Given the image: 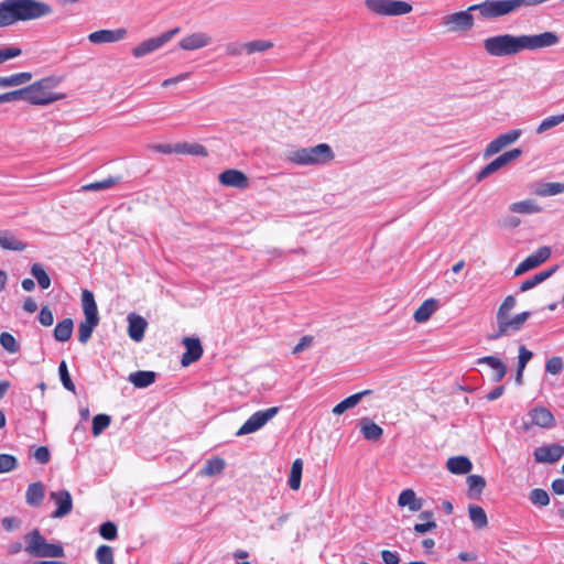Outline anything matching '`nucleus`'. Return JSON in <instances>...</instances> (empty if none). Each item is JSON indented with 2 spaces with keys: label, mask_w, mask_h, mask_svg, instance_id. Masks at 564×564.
Returning a JSON list of instances; mask_svg holds the SVG:
<instances>
[{
  "label": "nucleus",
  "mask_w": 564,
  "mask_h": 564,
  "mask_svg": "<svg viewBox=\"0 0 564 564\" xmlns=\"http://www.w3.org/2000/svg\"><path fill=\"white\" fill-rule=\"evenodd\" d=\"M25 552L34 557H63L64 547L59 543H50L37 529L24 535Z\"/></svg>",
  "instance_id": "4"
},
{
  "label": "nucleus",
  "mask_w": 564,
  "mask_h": 564,
  "mask_svg": "<svg viewBox=\"0 0 564 564\" xmlns=\"http://www.w3.org/2000/svg\"><path fill=\"white\" fill-rule=\"evenodd\" d=\"M99 322L84 319L78 325V340L82 344H86L91 335L94 329L98 326Z\"/></svg>",
  "instance_id": "40"
},
{
  "label": "nucleus",
  "mask_w": 564,
  "mask_h": 564,
  "mask_svg": "<svg viewBox=\"0 0 564 564\" xmlns=\"http://www.w3.org/2000/svg\"><path fill=\"white\" fill-rule=\"evenodd\" d=\"M226 463L220 457H214L208 459L202 469V474L205 476H215L221 474L225 469Z\"/></svg>",
  "instance_id": "38"
},
{
  "label": "nucleus",
  "mask_w": 564,
  "mask_h": 564,
  "mask_svg": "<svg viewBox=\"0 0 564 564\" xmlns=\"http://www.w3.org/2000/svg\"><path fill=\"white\" fill-rule=\"evenodd\" d=\"M50 498L57 506L52 514L53 518H64L72 512L73 499L68 490L52 491Z\"/></svg>",
  "instance_id": "15"
},
{
  "label": "nucleus",
  "mask_w": 564,
  "mask_h": 564,
  "mask_svg": "<svg viewBox=\"0 0 564 564\" xmlns=\"http://www.w3.org/2000/svg\"><path fill=\"white\" fill-rule=\"evenodd\" d=\"M516 297L513 295H508L498 308L497 319L507 318L509 312L516 306Z\"/></svg>",
  "instance_id": "52"
},
{
  "label": "nucleus",
  "mask_w": 564,
  "mask_h": 564,
  "mask_svg": "<svg viewBox=\"0 0 564 564\" xmlns=\"http://www.w3.org/2000/svg\"><path fill=\"white\" fill-rule=\"evenodd\" d=\"M128 321L129 337L134 341H141L144 337V332L148 326V322L142 316L135 315L133 313L128 316Z\"/></svg>",
  "instance_id": "20"
},
{
  "label": "nucleus",
  "mask_w": 564,
  "mask_h": 564,
  "mask_svg": "<svg viewBox=\"0 0 564 564\" xmlns=\"http://www.w3.org/2000/svg\"><path fill=\"white\" fill-rule=\"evenodd\" d=\"M82 306L85 319L94 322L100 321L94 294L89 290H83L82 292Z\"/></svg>",
  "instance_id": "22"
},
{
  "label": "nucleus",
  "mask_w": 564,
  "mask_h": 564,
  "mask_svg": "<svg viewBox=\"0 0 564 564\" xmlns=\"http://www.w3.org/2000/svg\"><path fill=\"white\" fill-rule=\"evenodd\" d=\"M551 257V249L546 246L541 247L536 250L535 253L527 257L514 270V275L519 276L529 270H532L543 262H545Z\"/></svg>",
  "instance_id": "11"
},
{
  "label": "nucleus",
  "mask_w": 564,
  "mask_h": 564,
  "mask_svg": "<svg viewBox=\"0 0 564 564\" xmlns=\"http://www.w3.org/2000/svg\"><path fill=\"white\" fill-rule=\"evenodd\" d=\"M531 316L530 312H522L520 314H517L513 318L507 317V325L509 329L511 330H520L522 328V325L528 321V318Z\"/></svg>",
  "instance_id": "53"
},
{
  "label": "nucleus",
  "mask_w": 564,
  "mask_h": 564,
  "mask_svg": "<svg viewBox=\"0 0 564 564\" xmlns=\"http://www.w3.org/2000/svg\"><path fill=\"white\" fill-rule=\"evenodd\" d=\"M18 467V459L10 454H0V474L9 473Z\"/></svg>",
  "instance_id": "51"
},
{
  "label": "nucleus",
  "mask_w": 564,
  "mask_h": 564,
  "mask_svg": "<svg viewBox=\"0 0 564 564\" xmlns=\"http://www.w3.org/2000/svg\"><path fill=\"white\" fill-rule=\"evenodd\" d=\"M45 497V488L41 481H35L29 485L25 492L26 503L31 507H39L42 505Z\"/></svg>",
  "instance_id": "25"
},
{
  "label": "nucleus",
  "mask_w": 564,
  "mask_h": 564,
  "mask_svg": "<svg viewBox=\"0 0 564 564\" xmlns=\"http://www.w3.org/2000/svg\"><path fill=\"white\" fill-rule=\"evenodd\" d=\"M497 323H498V330L494 334L488 335L489 340H496V339L507 335L508 332L510 330L507 325V318L497 319Z\"/></svg>",
  "instance_id": "58"
},
{
  "label": "nucleus",
  "mask_w": 564,
  "mask_h": 564,
  "mask_svg": "<svg viewBox=\"0 0 564 564\" xmlns=\"http://www.w3.org/2000/svg\"><path fill=\"white\" fill-rule=\"evenodd\" d=\"M528 415L531 417V423H524V430H529L530 425H536L542 429H552L556 424L552 412L544 406H536L532 409Z\"/></svg>",
  "instance_id": "12"
},
{
  "label": "nucleus",
  "mask_w": 564,
  "mask_h": 564,
  "mask_svg": "<svg viewBox=\"0 0 564 564\" xmlns=\"http://www.w3.org/2000/svg\"><path fill=\"white\" fill-rule=\"evenodd\" d=\"M437 300L427 299L414 312L413 317L417 323H424L432 316V314L437 310Z\"/></svg>",
  "instance_id": "29"
},
{
  "label": "nucleus",
  "mask_w": 564,
  "mask_h": 564,
  "mask_svg": "<svg viewBox=\"0 0 564 564\" xmlns=\"http://www.w3.org/2000/svg\"><path fill=\"white\" fill-rule=\"evenodd\" d=\"M120 176H109L102 181L89 183L80 187L82 192H97L105 191L116 186L120 182Z\"/></svg>",
  "instance_id": "34"
},
{
  "label": "nucleus",
  "mask_w": 564,
  "mask_h": 564,
  "mask_svg": "<svg viewBox=\"0 0 564 564\" xmlns=\"http://www.w3.org/2000/svg\"><path fill=\"white\" fill-rule=\"evenodd\" d=\"M556 269H557V267H553L551 269H547V270L536 273L535 275L531 276L530 279H527L525 281H523L521 283L520 292H527V291L535 288L540 283L544 282L556 271Z\"/></svg>",
  "instance_id": "31"
},
{
  "label": "nucleus",
  "mask_w": 564,
  "mask_h": 564,
  "mask_svg": "<svg viewBox=\"0 0 564 564\" xmlns=\"http://www.w3.org/2000/svg\"><path fill=\"white\" fill-rule=\"evenodd\" d=\"M31 274L36 279L41 289L46 290L51 286V278L40 263L32 264Z\"/></svg>",
  "instance_id": "43"
},
{
  "label": "nucleus",
  "mask_w": 564,
  "mask_h": 564,
  "mask_svg": "<svg viewBox=\"0 0 564 564\" xmlns=\"http://www.w3.org/2000/svg\"><path fill=\"white\" fill-rule=\"evenodd\" d=\"M111 423V417L107 414H97L93 419V435H100Z\"/></svg>",
  "instance_id": "45"
},
{
  "label": "nucleus",
  "mask_w": 564,
  "mask_h": 564,
  "mask_svg": "<svg viewBox=\"0 0 564 564\" xmlns=\"http://www.w3.org/2000/svg\"><path fill=\"white\" fill-rule=\"evenodd\" d=\"M34 458L40 464H47L51 458L50 451L46 446H40L34 452Z\"/></svg>",
  "instance_id": "62"
},
{
  "label": "nucleus",
  "mask_w": 564,
  "mask_h": 564,
  "mask_svg": "<svg viewBox=\"0 0 564 564\" xmlns=\"http://www.w3.org/2000/svg\"><path fill=\"white\" fill-rule=\"evenodd\" d=\"M218 180L225 186L240 189L246 188L249 185L247 175L243 172L234 169L221 172L218 176Z\"/></svg>",
  "instance_id": "18"
},
{
  "label": "nucleus",
  "mask_w": 564,
  "mask_h": 564,
  "mask_svg": "<svg viewBox=\"0 0 564 564\" xmlns=\"http://www.w3.org/2000/svg\"><path fill=\"white\" fill-rule=\"evenodd\" d=\"M0 344L7 351L11 354L17 352L20 348L17 339L10 333L7 332L1 333Z\"/></svg>",
  "instance_id": "50"
},
{
  "label": "nucleus",
  "mask_w": 564,
  "mask_h": 564,
  "mask_svg": "<svg viewBox=\"0 0 564 564\" xmlns=\"http://www.w3.org/2000/svg\"><path fill=\"white\" fill-rule=\"evenodd\" d=\"M0 247L10 251H23L28 245L9 230H0Z\"/></svg>",
  "instance_id": "26"
},
{
  "label": "nucleus",
  "mask_w": 564,
  "mask_h": 564,
  "mask_svg": "<svg viewBox=\"0 0 564 564\" xmlns=\"http://www.w3.org/2000/svg\"><path fill=\"white\" fill-rule=\"evenodd\" d=\"M509 209L512 213H518V214H536L542 210L541 206H539L533 199H525V200L512 203L509 206Z\"/></svg>",
  "instance_id": "35"
},
{
  "label": "nucleus",
  "mask_w": 564,
  "mask_h": 564,
  "mask_svg": "<svg viewBox=\"0 0 564 564\" xmlns=\"http://www.w3.org/2000/svg\"><path fill=\"white\" fill-rule=\"evenodd\" d=\"M522 151L520 149H512L508 152L502 153L498 158H496L494 161H491L489 164L484 166L476 175L477 182H481L491 174L496 173L503 166H506L511 161L517 160L521 155Z\"/></svg>",
  "instance_id": "9"
},
{
  "label": "nucleus",
  "mask_w": 564,
  "mask_h": 564,
  "mask_svg": "<svg viewBox=\"0 0 564 564\" xmlns=\"http://www.w3.org/2000/svg\"><path fill=\"white\" fill-rule=\"evenodd\" d=\"M521 133H522L521 130L514 129V130H510L506 133L500 134L499 137H497L495 140H492L487 145V148L484 152V156L489 158V156L498 153L505 147L516 142L520 138Z\"/></svg>",
  "instance_id": "13"
},
{
  "label": "nucleus",
  "mask_w": 564,
  "mask_h": 564,
  "mask_svg": "<svg viewBox=\"0 0 564 564\" xmlns=\"http://www.w3.org/2000/svg\"><path fill=\"white\" fill-rule=\"evenodd\" d=\"M530 501L538 507H545L550 503L549 494L541 488H535L530 492Z\"/></svg>",
  "instance_id": "49"
},
{
  "label": "nucleus",
  "mask_w": 564,
  "mask_h": 564,
  "mask_svg": "<svg viewBox=\"0 0 564 564\" xmlns=\"http://www.w3.org/2000/svg\"><path fill=\"white\" fill-rule=\"evenodd\" d=\"M58 373H59V378H61L63 387L66 390L70 391V392H75L76 388H75L74 382L72 381V378H70V375L68 372V368H67V365H66L65 360H62L59 362Z\"/></svg>",
  "instance_id": "48"
},
{
  "label": "nucleus",
  "mask_w": 564,
  "mask_h": 564,
  "mask_svg": "<svg viewBox=\"0 0 564 564\" xmlns=\"http://www.w3.org/2000/svg\"><path fill=\"white\" fill-rule=\"evenodd\" d=\"M365 7L382 17H399L412 11L411 3L402 0H365Z\"/></svg>",
  "instance_id": "6"
},
{
  "label": "nucleus",
  "mask_w": 564,
  "mask_h": 564,
  "mask_svg": "<svg viewBox=\"0 0 564 564\" xmlns=\"http://www.w3.org/2000/svg\"><path fill=\"white\" fill-rule=\"evenodd\" d=\"M533 455L536 463L553 464L564 456V446L560 444L543 445L535 448Z\"/></svg>",
  "instance_id": "14"
},
{
  "label": "nucleus",
  "mask_w": 564,
  "mask_h": 564,
  "mask_svg": "<svg viewBox=\"0 0 564 564\" xmlns=\"http://www.w3.org/2000/svg\"><path fill=\"white\" fill-rule=\"evenodd\" d=\"M381 557L384 564H399L400 563V556L397 552H392L389 550H383L381 552Z\"/></svg>",
  "instance_id": "63"
},
{
  "label": "nucleus",
  "mask_w": 564,
  "mask_h": 564,
  "mask_svg": "<svg viewBox=\"0 0 564 564\" xmlns=\"http://www.w3.org/2000/svg\"><path fill=\"white\" fill-rule=\"evenodd\" d=\"M563 369V360L561 357L554 356L545 364V371L551 375H557Z\"/></svg>",
  "instance_id": "56"
},
{
  "label": "nucleus",
  "mask_w": 564,
  "mask_h": 564,
  "mask_svg": "<svg viewBox=\"0 0 564 564\" xmlns=\"http://www.w3.org/2000/svg\"><path fill=\"white\" fill-rule=\"evenodd\" d=\"M531 191L534 195L540 196V197L555 196V195L564 193V183L536 182L531 185Z\"/></svg>",
  "instance_id": "21"
},
{
  "label": "nucleus",
  "mask_w": 564,
  "mask_h": 564,
  "mask_svg": "<svg viewBox=\"0 0 564 564\" xmlns=\"http://www.w3.org/2000/svg\"><path fill=\"white\" fill-rule=\"evenodd\" d=\"M333 149L327 143L308 148H293L284 153V160L295 165H324L334 159Z\"/></svg>",
  "instance_id": "2"
},
{
  "label": "nucleus",
  "mask_w": 564,
  "mask_h": 564,
  "mask_svg": "<svg viewBox=\"0 0 564 564\" xmlns=\"http://www.w3.org/2000/svg\"><path fill=\"white\" fill-rule=\"evenodd\" d=\"M74 323L72 318H64L54 328V338L57 341H67L73 334Z\"/></svg>",
  "instance_id": "32"
},
{
  "label": "nucleus",
  "mask_w": 564,
  "mask_h": 564,
  "mask_svg": "<svg viewBox=\"0 0 564 564\" xmlns=\"http://www.w3.org/2000/svg\"><path fill=\"white\" fill-rule=\"evenodd\" d=\"M360 425H361V433H362L364 437L368 441H377L383 434V430L378 424L370 421L369 419H362L360 422Z\"/></svg>",
  "instance_id": "33"
},
{
  "label": "nucleus",
  "mask_w": 564,
  "mask_h": 564,
  "mask_svg": "<svg viewBox=\"0 0 564 564\" xmlns=\"http://www.w3.org/2000/svg\"><path fill=\"white\" fill-rule=\"evenodd\" d=\"M469 518L476 529H484L488 524V519L485 510L476 505H470L468 508Z\"/></svg>",
  "instance_id": "36"
},
{
  "label": "nucleus",
  "mask_w": 564,
  "mask_h": 564,
  "mask_svg": "<svg viewBox=\"0 0 564 564\" xmlns=\"http://www.w3.org/2000/svg\"><path fill=\"white\" fill-rule=\"evenodd\" d=\"M314 337L311 335L303 336L300 341L294 346L292 352L299 355L307 349L313 344Z\"/></svg>",
  "instance_id": "60"
},
{
  "label": "nucleus",
  "mask_w": 564,
  "mask_h": 564,
  "mask_svg": "<svg viewBox=\"0 0 564 564\" xmlns=\"http://www.w3.org/2000/svg\"><path fill=\"white\" fill-rule=\"evenodd\" d=\"M486 53L494 57L513 56L523 51L522 35L499 34L484 40Z\"/></svg>",
  "instance_id": "3"
},
{
  "label": "nucleus",
  "mask_w": 564,
  "mask_h": 564,
  "mask_svg": "<svg viewBox=\"0 0 564 564\" xmlns=\"http://www.w3.org/2000/svg\"><path fill=\"white\" fill-rule=\"evenodd\" d=\"M22 54V50L17 46H6L0 48V64L8 59L18 57Z\"/></svg>",
  "instance_id": "55"
},
{
  "label": "nucleus",
  "mask_w": 564,
  "mask_h": 564,
  "mask_svg": "<svg viewBox=\"0 0 564 564\" xmlns=\"http://www.w3.org/2000/svg\"><path fill=\"white\" fill-rule=\"evenodd\" d=\"M178 153L180 154H191L196 156H207V149L199 143H178Z\"/></svg>",
  "instance_id": "41"
},
{
  "label": "nucleus",
  "mask_w": 564,
  "mask_h": 564,
  "mask_svg": "<svg viewBox=\"0 0 564 564\" xmlns=\"http://www.w3.org/2000/svg\"><path fill=\"white\" fill-rule=\"evenodd\" d=\"M533 354L525 346L519 347L518 367L525 368L528 362L531 360Z\"/></svg>",
  "instance_id": "61"
},
{
  "label": "nucleus",
  "mask_w": 564,
  "mask_h": 564,
  "mask_svg": "<svg viewBox=\"0 0 564 564\" xmlns=\"http://www.w3.org/2000/svg\"><path fill=\"white\" fill-rule=\"evenodd\" d=\"M32 79V74L29 72L17 73L11 76L3 77L2 87H15L26 84Z\"/></svg>",
  "instance_id": "42"
},
{
  "label": "nucleus",
  "mask_w": 564,
  "mask_h": 564,
  "mask_svg": "<svg viewBox=\"0 0 564 564\" xmlns=\"http://www.w3.org/2000/svg\"><path fill=\"white\" fill-rule=\"evenodd\" d=\"M213 39L205 32H195L180 41V47L184 51H195L208 46Z\"/></svg>",
  "instance_id": "19"
},
{
  "label": "nucleus",
  "mask_w": 564,
  "mask_h": 564,
  "mask_svg": "<svg viewBox=\"0 0 564 564\" xmlns=\"http://www.w3.org/2000/svg\"><path fill=\"white\" fill-rule=\"evenodd\" d=\"M53 12L48 3L37 0H2L0 2V28L19 21L36 20Z\"/></svg>",
  "instance_id": "1"
},
{
  "label": "nucleus",
  "mask_w": 564,
  "mask_h": 564,
  "mask_svg": "<svg viewBox=\"0 0 564 564\" xmlns=\"http://www.w3.org/2000/svg\"><path fill=\"white\" fill-rule=\"evenodd\" d=\"M280 411L279 406H272L265 410H260L253 413L237 431V436L254 433L264 426L271 419H273Z\"/></svg>",
  "instance_id": "7"
},
{
  "label": "nucleus",
  "mask_w": 564,
  "mask_h": 564,
  "mask_svg": "<svg viewBox=\"0 0 564 564\" xmlns=\"http://www.w3.org/2000/svg\"><path fill=\"white\" fill-rule=\"evenodd\" d=\"M564 122V113L551 116L541 121V123L536 128V133L542 134L545 131L558 126L560 123Z\"/></svg>",
  "instance_id": "47"
},
{
  "label": "nucleus",
  "mask_w": 564,
  "mask_h": 564,
  "mask_svg": "<svg viewBox=\"0 0 564 564\" xmlns=\"http://www.w3.org/2000/svg\"><path fill=\"white\" fill-rule=\"evenodd\" d=\"M303 462L297 458L293 462L289 477V486L292 490H299L301 487Z\"/></svg>",
  "instance_id": "37"
},
{
  "label": "nucleus",
  "mask_w": 564,
  "mask_h": 564,
  "mask_svg": "<svg viewBox=\"0 0 564 564\" xmlns=\"http://www.w3.org/2000/svg\"><path fill=\"white\" fill-rule=\"evenodd\" d=\"M1 523L6 531H13L20 527L21 521L14 517H6L2 519Z\"/></svg>",
  "instance_id": "64"
},
{
  "label": "nucleus",
  "mask_w": 564,
  "mask_h": 564,
  "mask_svg": "<svg viewBox=\"0 0 564 564\" xmlns=\"http://www.w3.org/2000/svg\"><path fill=\"white\" fill-rule=\"evenodd\" d=\"M99 534L105 540H109V541L115 540L118 535L117 525L111 521L104 522L99 527Z\"/></svg>",
  "instance_id": "54"
},
{
  "label": "nucleus",
  "mask_w": 564,
  "mask_h": 564,
  "mask_svg": "<svg viewBox=\"0 0 564 564\" xmlns=\"http://www.w3.org/2000/svg\"><path fill=\"white\" fill-rule=\"evenodd\" d=\"M39 322L41 325L48 327L54 323L52 311L47 306H43L39 314Z\"/></svg>",
  "instance_id": "59"
},
{
  "label": "nucleus",
  "mask_w": 564,
  "mask_h": 564,
  "mask_svg": "<svg viewBox=\"0 0 564 564\" xmlns=\"http://www.w3.org/2000/svg\"><path fill=\"white\" fill-rule=\"evenodd\" d=\"M156 379V373L154 371H145L139 370L129 375L128 380L135 388H147L152 384Z\"/></svg>",
  "instance_id": "30"
},
{
  "label": "nucleus",
  "mask_w": 564,
  "mask_h": 564,
  "mask_svg": "<svg viewBox=\"0 0 564 564\" xmlns=\"http://www.w3.org/2000/svg\"><path fill=\"white\" fill-rule=\"evenodd\" d=\"M560 42V39L554 32H544L541 34L533 35H522L523 51H535L544 47H550L556 45Z\"/></svg>",
  "instance_id": "10"
},
{
  "label": "nucleus",
  "mask_w": 564,
  "mask_h": 564,
  "mask_svg": "<svg viewBox=\"0 0 564 564\" xmlns=\"http://www.w3.org/2000/svg\"><path fill=\"white\" fill-rule=\"evenodd\" d=\"M246 43L229 42L225 46V52L228 56H239L246 53Z\"/></svg>",
  "instance_id": "57"
},
{
  "label": "nucleus",
  "mask_w": 564,
  "mask_h": 564,
  "mask_svg": "<svg viewBox=\"0 0 564 564\" xmlns=\"http://www.w3.org/2000/svg\"><path fill=\"white\" fill-rule=\"evenodd\" d=\"M127 30L123 28L116 30H98L88 35V40L94 44L115 43L123 40Z\"/></svg>",
  "instance_id": "17"
},
{
  "label": "nucleus",
  "mask_w": 564,
  "mask_h": 564,
  "mask_svg": "<svg viewBox=\"0 0 564 564\" xmlns=\"http://www.w3.org/2000/svg\"><path fill=\"white\" fill-rule=\"evenodd\" d=\"M273 47V42L268 40H254L246 43V54L263 53Z\"/></svg>",
  "instance_id": "44"
},
{
  "label": "nucleus",
  "mask_w": 564,
  "mask_h": 564,
  "mask_svg": "<svg viewBox=\"0 0 564 564\" xmlns=\"http://www.w3.org/2000/svg\"><path fill=\"white\" fill-rule=\"evenodd\" d=\"M180 32L178 28H174L156 37L148 39L132 48V55L135 58H141L148 54L155 52L167 43L174 35Z\"/></svg>",
  "instance_id": "8"
},
{
  "label": "nucleus",
  "mask_w": 564,
  "mask_h": 564,
  "mask_svg": "<svg viewBox=\"0 0 564 564\" xmlns=\"http://www.w3.org/2000/svg\"><path fill=\"white\" fill-rule=\"evenodd\" d=\"M96 561L98 564H113V549L109 545H100L96 550Z\"/></svg>",
  "instance_id": "46"
},
{
  "label": "nucleus",
  "mask_w": 564,
  "mask_h": 564,
  "mask_svg": "<svg viewBox=\"0 0 564 564\" xmlns=\"http://www.w3.org/2000/svg\"><path fill=\"white\" fill-rule=\"evenodd\" d=\"M446 467L452 474L463 475L471 470L473 464L465 456H455L447 460Z\"/></svg>",
  "instance_id": "27"
},
{
  "label": "nucleus",
  "mask_w": 564,
  "mask_h": 564,
  "mask_svg": "<svg viewBox=\"0 0 564 564\" xmlns=\"http://www.w3.org/2000/svg\"><path fill=\"white\" fill-rule=\"evenodd\" d=\"M398 505L400 507H408L410 511H420L423 507V500L416 497L413 489H404L401 491L398 498Z\"/></svg>",
  "instance_id": "24"
},
{
  "label": "nucleus",
  "mask_w": 564,
  "mask_h": 564,
  "mask_svg": "<svg viewBox=\"0 0 564 564\" xmlns=\"http://www.w3.org/2000/svg\"><path fill=\"white\" fill-rule=\"evenodd\" d=\"M183 345L186 350L182 355L181 364L186 367L195 361H197L203 355V347L200 340L196 337H184Z\"/></svg>",
  "instance_id": "16"
},
{
  "label": "nucleus",
  "mask_w": 564,
  "mask_h": 564,
  "mask_svg": "<svg viewBox=\"0 0 564 564\" xmlns=\"http://www.w3.org/2000/svg\"><path fill=\"white\" fill-rule=\"evenodd\" d=\"M467 485L469 489V497L476 498L478 497L486 486V480L482 476L479 475H469L467 477Z\"/></svg>",
  "instance_id": "39"
},
{
  "label": "nucleus",
  "mask_w": 564,
  "mask_h": 564,
  "mask_svg": "<svg viewBox=\"0 0 564 564\" xmlns=\"http://www.w3.org/2000/svg\"><path fill=\"white\" fill-rule=\"evenodd\" d=\"M370 393L371 390H364L358 393L349 395L348 398L344 399L341 402H339L333 408V413L336 415L343 414L346 410L356 406L365 395H368Z\"/></svg>",
  "instance_id": "28"
},
{
  "label": "nucleus",
  "mask_w": 564,
  "mask_h": 564,
  "mask_svg": "<svg viewBox=\"0 0 564 564\" xmlns=\"http://www.w3.org/2000/svg\"><path fill=\"white\" fill-rule=\"evenodd\" d=\"M486 364L494 370L492 381H501L507 373V366L496 356H485L477 360V365Z\"/></svg>",
  "instance_id": "23"
},
{
  "label": "nucleus",
  "mask_w": 564,
  "mask_h": 564,
  "mask_svg": "<svg viewBox=\"0 0 564 564\" xmlns=\"http://www.w3.org/2000/svg\"><path fill=\"white\" fill-rule=\"evenodd\" d=\"M54 86L52 78H43L26 87V101L32 105L45 106L63 98V95L52 93L50 89Z\"/></svg>",
  "instance_id": "5"
}]
</instances>
